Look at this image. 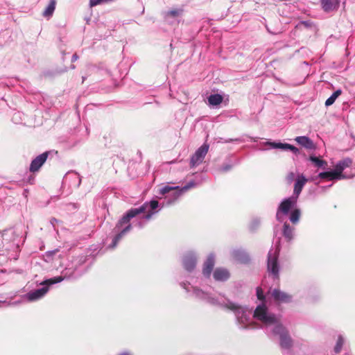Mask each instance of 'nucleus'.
I'll use <instances>...</instances> for the list:
<instances>
[{
    "label": "nucleus",
    "mask_w": 355,
    "mask_h": 355,
    "mask_svg": "<svg viewBox=\"0 0 355 355\" xmlns=\"http://www.w3.org/2000/svg\"><path fill=\"white\" fill-rule=\"evenodd\" d=\"M191 288L196 297L211 304L220 306L233 311L241 328H261L269 336H279L282 348L288 349L292 346V339L286 328L281 322L280 316L270 312L264 304L258 305L252 315V309L240 306L223 295H219L214 297L207 292L196 287Z\"/></svg>",
    "instance_id": "obj_1"
},
{
    "label": "nucleus",
    "mask_w": 355,
    "mask_h": 355,
    "mask_svg": "<svg viewBox=\"0 0 355 355\" xmlns=\"http://www.w3.org/2000/svg\"><path fill=\"white\" fill-rule=\"evenodd\" d=\"M193 182H189L182 188L164 185L159 190V193L165 196L166 203H159L157 200H152L144 202L139 207L132 208L119 220L114 230L116 235L114 237L110 248H114L119 241L132 229L130 220L136 218L132 223L133 225L138 228H142L153 215L159 212L164 206H168L174 203L184 192L193 187Z\"/></svg>",
    "instance_id": "obj_2"
},
{
    "label": "nucleus",
    "mask_w": 355,
    "mask_h": 355,
    "mask_svg": "<svg viewBox=\"0 0 355 355\" xmlns=\"http://www.w3.org/2000/svg\"><path fill=\"white\" fill-rule=\"evenodd\" d=\"M71 277H73L72 275L67 276V274H64V275L49 279L42 284V285L43 286L42 288L28 293L27 294L24 295L23 298L29 302L37 301L46 295V293L49 291L48 286L49 285L59 283L64 280V279H70Z\"/></svg>",
    "instance_id": "obj_3"
},
{
    "label": "nucleus",
    "mask_w": 355,
    "mask_h": 355,
    "mask_svg": "<svg viewBox=\"0 0 355 355\" xmlns=\"http://www.w3.org/2000/svg\"><path fill=\"white\" fill-rule=\"evenodd\" d=\"M352 163L349 158H345L340 161L335 166V169L330 171L321 172L318 174V177L321 179H327L328 180H338L345 179L347 177L343 174V171L349 167Z\"/></svg>",
    "instance_id": "obj_4"
},
{
    "label": "nucleus",
    "mask_w": 355,
    "mask_h": 355,
    "mask_svg": "<svg viewBox=\"0 0 355 355\" xmlns=\"http://www.w3.org/2000/svg\"><path fill=\"white\" fill-rule=\"evenodd\" d=\"M297 198L296 196H291L284 199L279 205L276 218L279 222H284L289 212V211L295 207Z\"/></svg>",
    "instance_id": "obj_5"
},
{
    "label": "nucleus",
    "mask_w": 355,
    "mask_h": 355,
    "mask_svg": "<svg viewBox=\"0 0 355 355\" xmlns=\"http://www.w3.org/2000/svg\"><path fill=\"white\" fill-rule=\"evenodd\" d=\"M279 251L278 248L271 249L268 256V270L275 278H277L279 276V266L277 263Z\"/></svg>",
    "instance_id": "obj_6"
},
{
    "label": "nucleus",
    "mask_w": 355,
    "mask_h": 355,
    "mask_svg": "<svg viewBox=\"0 0 355 355\" xmlns=\"http://www.w3.org/2000/svg\"><path fill=\"white\" fill-rule=\"evenodd\" d=\"M209 147L208 144H204L196 150L191 158L190 164L191 167L198 166L202 162L209 150Z\"/></svg>",
    "instance_id": "obj_7"
},
{
    "label": "nucleus",
    "mask_w": 355,
    "mask_h": 355,
    "mask_svg": "<svg viewBox=\"0 0 355 355\" xmlns=\"http://www.w3.org/2000/svg\"><path fill=\"white\" fill-rule=\"evenodd\" d=\"M183 13L182 8H173L164 15L165 20L169 24L179 23Z\"/></svg>",
    "instance_id": "obj_8"
},
{
    "label": "nucleus",
    "mask_w": 355,
    "mask_h": 355,
    "mask_svg": "<svg viewBox=\"0 0 355 355\" xmlns=\"http://www.w3.org/2000/svg\"><path fill=\"white\" fill-rule=\"evenodd\" d=\"M265 146H268L269 148H279L283 150H291L295 154H297L299 153V150L288 144H283L281 142H272V141H266L263 144Z\"/></svg>",
    "instance_id": "obj_9"
},
{
    "label": "nucleus",
    "mask_w": 355,
    "mask_h": 355,
    "mask_svg": "<svg viewBox=\"0 0 355 355\" xmlns=\"http://www.w3.org/2000/svg\"><path fill=\"white\" fill-rule=\"evenodd\" d=\"M18 235L13 229H9L3 231L2 233L3 241L6 243H12L13 247L18 248L19 243H17Z\"/></svg>",
    "instance_id": "obj_10"
},
{
    "label": "nucleus",
    "mask_w": 355,
    "mask_h": 355,
    "mask_svg": "<svg viewBox=\"0 0 355 355\" xmlns=\"http://www.w3.org/2000/svg\"><path fill=\"white\" fill-rule=\"evenodd\" d=\"M271 296L274 300L280 303H288L292 300V296L279 289H274L271 292Z\"/></svg>",
    "instance_id": "obj_11"
},
{
    "label": "nucleus",
    "mask_w": 355,
    "mask_h": 355,
    "mask_svg": "<svg viewBox=\"0 0 355 355\" xmlns=\"http://www.w3.org/2000/svg\"><path fill=\"white\" fill-rule=\"evenodd\" d=\"M48 157V153H43L41 155L37 156L32 162L30 165V171L31 172L37 171L40 167L44 164Z\"/></svg>",
    "instance_id": "obj_12"
},
{
    "label": "nucleus",
    "mask_w": 355,
    "mask_h": 355,
    "mask_svg": "<svg viewBox=\"0 0 355 355\" xmlns=\"http://www.w3.org/2000/svg\"><path fill=\"white\" fill-rule=\"evenodd\" d=\"M196 257L193 252L187 253L183 259V266L186 270L191 272L196 267Z\"/></svg>",
    "instance_id": "obj_13"
},
{
    "label": "nucleus",
    "mask_w": 355,
    "mask_h": 355,
    "mask_svg": "<svg viewBox=\"0 0 355 355\" xmlns=\"http://www.w3.org/2000/svg\"><path fill=\"white\" fill-rule=\"evenodd\" d=\"M308 182V179L305 178L304 175H299L295 182L294 189H293V196H296L298 198L304 186Z\"/></svg>",
    "instance_id": "obj_14"
},
{
    "label": "nucleus",
    "mask_w": 355,
    "mask_h": 355,
    "mask_svg": "<svg viewBox=\"0 0 355 355\" xmlns=\"http://www.w3.org/2000/svg\"><path fill=\"white\" fill-rule=\"evenodd\" d=\"M340 0H321V6L325 12H330L338 9Z\"/></svg>",
    "instance_id": "obj_15"
},
{
    "label": "nucleus",
    "mask_w": 355,
    "mask_h": 355,
    "mask_svg": "<svg viewBox=\"0 0 355 355\" xmlns=\"http://www.w3.org/2000/svg\"><path fill=\"white\" fill-rule=\"evenodd\" d=\"M214 266V257L212 254H210L207 257L206 261L204 263L202 272H203V275L205 277L210 276Z\"/></svg>",
    "instance_id": "obj_16"
},
{
    "label": "nucleus",
    "mask_w": 355,
    "mask_h": 355,
    "mask_svg": "<svg viewBox=\"0 0 355 355\" xmlns=\"http://www.w3.org/2000/svg\"><path fill=\"white\" fill-rule=\"evenodd\" d=\"M214 277L216 281H225L230 277V273L225 268H216L214 272Z\"/></svg>",
    "instance_id": "obj_17"
},
{
    "label": "nucleus",
    "mask_w": 355,
    "mask_h": 355,
    "mask_svg": "<svg viewBox=\"0 0 355 355\" xmlns=\"http://www.w3.org/2000/svg\"><path fill=\"white\" fill-rule=\"evenodd\" d=\"M295 140L303 147L307 149H313L314 144L313 142L306 136H300L297 137Z\"/></svg>",
    "instance_id": "obj_18"
},
{
    "label": "nucleus",
    "mask_w": 355,
    "mask_h": 355,
    "mask_svg": "<svg viewBox=\"0 0 355 355\" xmlns=\"http://www.w3.org/2000/svg\"><path fill=\"white\" fill-rule=\"evenodd\" d=\"M232 255L236 260L241 263H247L249 261L248 255L242 250H234Z\"/></svg>",
    "instance_id": "obj_19"
},
{
    "label": "nucleus",
    "mask_w": 355,
    "mask_h": 355,
    "mask_svg": "<svg viewBox=\"0 0 355 355\" xmlns=\"http://www.w3.org/2000/svg\"><path fill=\"white\" fill-rule=\"evenodd\" d=\"M56 1L55 0H50L49 4L46 8L44 10L42 15L46 19H49L52 17L55 9Z\"/></svg>",
    "instance_id": "obj_20"
},
{
    "label": "nucleus",
    "mask_w": 355,
    "mask_h": 355,
    "mask_svg": "<svg viewBox=\"0 0 355 355\" xmlns=\"http://www.w3.org/2000/svg\"><path fill=\"white\" fill-rule=\"evenodd\" d=\"M223 99V98L220 94H211L208 97V102L210 105L217 106L222 103Z\"/></svg>",
    "instance_id": "obj_21"
},
{
    "label": "nucleus",
    "mask_w": 355,
    "mask_h": 355,
    "mask_svg": "<svg viewBox=\"0 0 355 355\" xmlns=\"http://www.w3.org/2000/svg\"><path fill=\"white\" fill-rule=\"evenodd\" d=\"M309 160L313 164L315 167L325 168L327 166V163L326 161L320 159L319 157L315 155H311L309 157Z\"/></svg>",
    "instance_id": "obj_22"
},
{
    "label": "nucleus",
    "mask_w": 355,
    "mask_h": 355,
    "mask_svg": "<svg viewBox=\"0 0 355 355\" xmlns=\"http://www.w3.org/2000/svg\"><path fill=\"white\" fill-rule=\"evenodd\" d=\"M293 231L294 228L290 227V225L285 222L284 224L283 234L288 241L293 239Z\"/></svg>",
    "instance_id": "obj_23"
},
{
    "label": "nucleus",
    "mask_w": 355,
    "mask_h": 355,
    "mask_svg": "<svg viewBox=\"0 0 355 355\" xmlns=\"http://www.w3.org/2000/svg\"><path fill=\"white\" fill-rule=\"evenodd\" d=\"M341 94V90L338 89L335 91L325 101V105L326 106H330L336 100V98Z\"/></svg>",
    "instance_id": "obj_24"
},
{
    "label": "nucleus",
    "mask_w": 355,
    "mask_h": 355,
    "mask_svg": "<svg viewBox=\"0 0 355 355\" xmlns=\"http://www.w3.org/2000/svg\"><path fill=\"white\" fill-rule=\"evenodd\" d=\"M300 214L301 213L300 209H294L290 214L289 219L291 222L293 224L297 223L300 220Z\"/></svg>",
    "instance_id": "obj_25"
},
{
    "label": "nucleus",
    "mask_w": 355,
    "mask_h": 355,
    "mask_svg": "<svg viewBox=\"0 0 355 355\" xmlns=\"http://www.w3.org/2000/svg\"><path fill=\"white\" fill-rule=\"evenodd\" d=\"M344 340L341 336L338 337V341L336 343V345L335 346L334 350L336 353H338L340 352L341 348L343 345Z\"/></svg>",
    "instance_id": "obj_26"
},
{
    "label": "nucleus",
    "mask_w": 355,
    "mask_h": 355,
    "mask_svg": "<svg viewBox=\"0 0 355 355\" xmlns=\"http://www.w3.org/2000/svg\"><path fill=\"white\" fill-rule=\"evenodd\" d=\"M257 296L259 300H263V298H264L263 292L261 288H257Z\"/></svg>",
    "instance_id": "obj_27"
},
{
    "label": "nucleus",
    "mask_w": 355,
    "mask_h": 355,
    "mask_svg": "<svg viewBox=\"0 0 355 355\" xmlns=\"http://www.w3.org/2000/svg\"><path fill=\"white\" fill-rule=\"evenodd\" d=\"M295 178V173L293 172H290L287 175V181L291 183Z\"/></svg>",
    "instance_id": "obj_28"
},
{
    "label": "nucleus",
    "mask_w": 355,
    "mask_h": 355,
    "mask_svg": "<svg viewBox=\"0 0 355 355\" xmlns=\"http://www.w3.org/2000/svg\"><path fill=\"white\" fill-rule=\"evenodd\" d=\"M50 223L53 225V227L55 228V223H58V220L57 219H55V218H52L50 220Z\"/></svg>",
    "instance_id": "obj_29"
},
{
    "label": "nucleus",
    "mask_w": 355,
    "mask_h": 355,
    "mask_svg": "<svg viewBox=\"0 0 355 355\" xmlns=\"http://www.w3.org/2000/svg\"><path fill=\"white\" fill-rule=\"evenodd\" d=\"M181 286L183 287L187 292L190 291V288L187 286V284L186 283H182L181 284Z\"/></svg>",
    "instance_id": "obj_30"
},
{
    "label": "nucleus",
    "mask_w": 355,
    "mask_h": 355,
    "mask_svg": "<svg viewBox=\"0 0 355 355\" xmlns=\"http://www.w3.org/2000/svg\"><path fill=\"white\" fill-rule=\"evenodd\" d=\"M231 168V166L229 165L225 166L221 168V171H227Z\"/></svg>",
    "instance_id": "obj_31"
},
{
    "label": "nucleus",
    "mask_w": 355,
    "mask_h": 355,
    "mask_svg": "<svg viewBox=\"0 0 355 355\" xmlns=\"http://www.w3.org/2000/svg\"><path fill=\"white\" fill-rule=\"evenodd\" d=\"M78 57L76 54H74L73 56H72V59H71V61L72 62H75L78 60Z\"/></svg>",
    "instance_id": "obj_32"
},
{
    "label": "nucleus",
    "mask_w": 355,
    "mask_h": 355,
    "mask_svg": "<svg viewBox=\"0 0 355 355\" xmlns=\"http://www.w3.org/2000/svg\"><path fill=\"white\" fill-rule=\"evenodd\" d=\"M253 223H255L256 225H258L259 222L258 220H254Z\"/></svg>",
    "instance_id": "obj_33"
}]
</instances>
